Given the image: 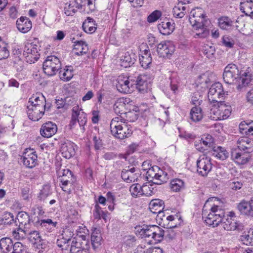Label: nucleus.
Instances as JSON below:
<instances>
[{"label":"nucleus","instance_id":"nucleus-31","mask_svg":"<svg viewBox=\"0 0 253 253\" xmlns=\"http://www.w3.org/2000/svg\"><path fill=\"white\" fill-rule=\"evenodd\" d=\"M165 231L159 227L155 225L154 227L152 240H148L149 244H153L156 242H161L165 236Z\"/></svg>","mask_w":253,"mask_h":253},{"label":"nucleus","instance_id":"nucleus-59","mask_svg":"<svg viewBox=\"0 0 253 253\" xmlns=\"http://www.w3.org/2000/svg\"><path fill=\"white\" fill-rule=\"evenodd\" d=\"M93 215L96 219H100L101 218L105 219L106 216L105 214L101 210V208L97 205L95 206Z\"/></svg>","mask_w":253,"mask_h":253},{"label":"nucleus","instance_id":"nucleus-56","mask_svg":"<svg viewBox=\"0 0 253 253\" xmlns=\"http://www.w3.org/2000/svg\"><path fill=\"white\" fill-rule=\"evenodd\" d=\"M73 69L71 66L67 67L63 73H62V71H60L59 72L60 76H62V77H60V79H71L73 77Z\"/></svg>","mask_w":253,"mask_h":253},{"label":"nucleus","instance_id":"nucleus-32","mask_svg":"<svg viewBox=\"0 0 253 253\" xmlns=\"http://www.w3.org/2000/svg\"><path fill=\"white\" fill-rule=\"evenodd\" d=\"M73 50L75 54L81 55L87 53L88 51V45L82 41H76L74 42Z\"/></svg>","mask_w":253,"mask_h":253},{"label":"nucleus","instance_id":"nucleus-29","mask_svg":"<svg viewBox=\"0 0 253 253\" xmlns=\"http://www.w3.org/2000/svg\"><path fill=\"white\" fill-rule=\"evenodd\" d=\"M13 223L17 224V220L12 213L10 212H4L0 217V228L2 229L4 227L10 225Z\"/></svg>","mask_w":253,"mask_h":253},{"label":"nucleus","instance_id":"nucleus-44","mask_svg":"<svg viewBox=\"0 0 253 253\" xmlns=\"http://www.w3.org/2000/svg\"><path fill=\"white\" fill-rule=\"evenodd\" d=\"M186 7L183 6V2H179L173 8V14L176 18H181L185 14Z\"/></svg>","mask_w":253,"mask_h":253},{"label":"nucleus","instance_id":"nucleus-26","mask_svg":"<svg viewBox=\"0 0 253 253\" xmlns=\"http://www.w3.org/2000/svg\"><path fill=\"white\" fill-rule=\"evenodd\" d=\"M175 23L169 21H163L158 25V30L163 35H169L175 29Z\"/></svg>","mask_w":253,"mask_h":253},{"label":"nucleus","instance_id":"nucleus-3","mask_svg":"<svg viewBox=\"0 0 253 253\" xmlns=\"http://www.w3.org/2000/svg\"><path fill=\"white\" fill-rule=\"evenodd\" d=\"M110 127L112 135L119 139L128 137L132 133L131 129L122 121L121 117L113 118L110 123Z\"/></svg>","mask_w":253,"mask_h":253},{"label":"nucleus","instance_id":"nucleus-58","mask_svg":"<svg viewBox=\"0 0 253 253\" xmlns=\"http://www.w3.org/2000/svg\"><path fill=\"white\" fill-rule=\"evenodd\" d=\"M51 193L50 186L48 184L44 185L40 193V198L41 199H44Z\"/></svg>","mask_w":253,"mask_h":253},{"label":"nucleus","instance_id":"nucleus-15","mask_svg":"<svg viewBox=\"0 0 253 253\" xmlns=\"http://www.w3.org/2000/svg\"><path fill=\"white\" fill-rule=\"evenodd\" d=\"M139 171L138 169H136L133 167L130 169H124L122 171L121 176L122 178L127 182H134L136 181L140 174Z\"/></svg>","mask_w":253,"mask_h":253},{"label":"nucleus","instance_id":"nucleus-4","mask_svg":"<svg viewBox=\"0 0 253 253\" xmlns=\"http://www.w3.org/2000/svg\"><path fill=\"white\" fill-rule=\"evenodd\" d=\"M210 110L209 117L212 120L217 121L225 120L228 118L231 114V107L227 105L222 101L215 102Z\"/></svg>","mask_w":253,"mask_h":253},{"label":"nucleus","instance_id":"nucleus-27","mask_svg":"<svg viewBox=\"0 0 253 253\" xmlns=\"http://www.w3.org/2000/svg\"><path fill=\"white\" fill-rule=\"evenodd\" d=\"M75 147V144L70 141H67L63 144L61 147V153L63 157L66 159H69L74 155Z\"/></svg>","mask_w":253,"mask_h":253},{"label":"nucleus","instance_id":"nucleus-50","mask_svg":"<svg viewBox=\"0 0 253 253\" xmlns=\"http://www.w3.org/2000/svg\"><path fill=\"white\" fill-rule=\"evenodd\" d=\"M74 235L73 229L71 228L68 227L63 229L62 233L59 236L63 239L64 241V242H66L68 243L69 241L72 239V238H74L73 237Z\"/></svg>","mask_w":253,"mask_h":253},{"label":"nucleus","instance_id":"nucleus-63","mask_svg":"<svg viewBox=\"0 0 253 253\" xmlns=\"http://www.w3.org/2000/svg\"><path fill=\"white\" fill-rule=\"evenodd\" d=\"M251 70V68L248 67L245 71L239 72V79H251L252 74L250 73Z\"/></svg>","mask_w":253,"mask_h":253},{"label":"nucleus","instance_id":"nucleus-49","mask_svg":"<svg viewBox=\"0 0 253 253\" xmlns=\"http://www.w3.org/2000/svg\"><path fill=\"white\" fill-rule=\"evenodd\" d=\"M142 196H150L156 192L154 185L149 183L144 184L141 186Z\"/></svg>","mask_w":253,"mask_h":253},{"label":"nucleus","instance_id":"nucleus-17","mask_svg":"<svg viewBox=\"0 0 253 253\" xmlns=\"http://www.w3.org/2000/svg\"><path fill=\"white\" fill-rule=\"evenodd\" d=\"M37 107H27V115L29 118L33 121H39L44 113L46 110V107H42V106Z\"/></svg>","mask_w":253,"mask_h":253},{"label":"nucleus","instance_id":"nucleus-5","mask_svg":"<svg viewBox=\"0 0 253 253\" xmlns=\"http://www.w3.org/2000/svg\"><path fill=\"white\" fill-rule=\"evenodd\" d=\"M146 177L154 184L158 185L166 182L169 178L167 172L157 166L152 167L148 169Z\"/></svg>","mask_w":253,"mask_h":253},{"label":"nucleus","instance_id":"nucleus-55","mask_svg":"<svg viewBox=\"0 0 253 253\" xmlns=\"http://www.w3.org/2000/svg\"><path fill=\"white\" fill-rule=\"evenodd\" d=\"M76 231L77 234L76 238L87 239L86 236L88 235V230L85 226H80Z\"/></svg>","mask_w":253,"mask_h":253},{"label":"nucleus","instance_id":"nucleus-51","mask_svg":"<svg viewBox=\"0 0 253 253\" xmlns=\"http://www.w3.org/2000/svg\"><path fill=\"white\" fill-rule=\"evenodd\" d=\"M232 21L228 17H222L218 19V25L223 30L229 29L232 25Z\"/></svg>","mask_w":253,"mask_h":253},{"label":"nucleus","instance_id":"nucleus-34","mask_svg":"<svg viewBox=\"0 0 253 253\" xmlns=\"http://www.w3.org/2000/svg\"><path fill=\"white\" fill-rule=\"evenodd\" d=\"M15 220H17V222H19V227H31L29 216L26 212H19L17 215L16 217L15 218Z\"/></svg>","mask_w":253,"mask_h":253},{"label":"nucleus","instance_id":"nucleus-12","mask_svg":"<svg viewBox=\"0 0 253 253\" xmlns=\"http://www.w3.org/2000/svg\"><path fill=\"white\" fill-rule=\"evenodd\" d=\"M214 139L211 135L207 134L195 142V147L199 151H204L208 148H213Z\"/></svg>","mask_w":253,"mask_h":253},{"label":"nucleus","instance_id":"nucleus-22","mask_svg":"<svg viewBox=\"0 0 253 253\" xmlns=\"http://www.w3.org/2000/svg\"><path fill=\"white\" fill-rule=\"evenodd\" d=\"M164 202L159 199H155L151 201L149 204V209L151 211L155 214H158L160 217L163 214Z\"/></svg>","mask_w":253,"mask_h":253},{"label":"nucleus","instance_id":"nucleus-38","mask_svg":"<svg viewBox=\"0 0 253 253\" xmlns=\"http://www.w3.org/2000/svg\"><path fill=\"white\" fill-rule=\"evenodd\" d=\"M82 27L84 31L88 34L93 33L96 30L94 20L90 17L87 18L83 23Z\"/></svg>","mask_w":253,"mask_h":253},{"label":"nucleus","instance_id":"nucleus-57","mask_svg":"<svg viewBox=\"0 0 253 253\" xmlns=\"http://www.w3.org/2000/svg\"><path fill=\"white\" fill-rule=\"evenodd\" d=\"M133 64L134 60L128 53H126L123 58L121 59V65L125 68L130 67Z\"/></svg>","mask_w":253,"mask_h":253},{"label":"nucleus","instance_id":"nucleus-11","mask_svg":"<svg viewBox=\"0 0 253 253\" xmlns=\"http://www.w3.org/2000/svg\"><path fill=\"white\" fill-rule=\"evenodd\" d=\"M23 52L27 61L29 60L31 63L37 61L40 58L38 46L33 43H26L25 44Z\"/></svg>","mask_w":253,"mask_h":253},{"label":"nucleus","instance_id":"nucleus-48","mask_svg":"<svg viewBox=\"0 0 253 253\" xmlns=\"http://www.w3.org/2000/svg\"><path fill=\"white\" fill-rule=\"evenodd\" d=\"M191 119L194 122H198L203 118L202 109L200 107H193L190 112Z\"/></svg>","mask_w":253,"mask_h":253},{"label":"nucleus","instance_id":"nucleus-13","mask_svg":"<svg viewBox=\"0 0 253 253\" xmlns=\"http://www.w3.org/2000/svg\"><path fill=\"white\" fill-rule=\"evenodd\" d=\"M175 47L170 42H162L157 45V52L161 57H169L174 52Z\"/></svg>","mask_w":253,"mask_h":253},{"label":"nucleus","instance_id":"nucleus-42","mask_svg":"<svg viewBox=\"0 0 253 253\" xmlns=\"http://www.w3.org/2000/svg\"><path fill=\"white\" fill-rule=\"evenodd\" d=\"M154 225L144 226L139 231L142 238H149L152 240Z\"/></svg>","mask_w":253,"mask_h":253},{"label":"nucleus","instance_id":"nucleus-61","mask_svg":"<svg viewBox=\"0 0 253 253\" xmlns=\"http://www.w3.org/2000/svg\"><path fill=\"white\" fill-rule=\"evenodd\" d=\"M150 245L148 243L146 246L141 244L137 246L134 253H148Z\"/></svg>","mask_w":253,"mask_h":253},{"label":"nucleus","instance_id":"nucleus-54","mask_svg":"<svg viewBox=\"0 0 253 253\" xmlns=\"http://www.w3.org/2000/svg\"><path fill=\"white\" fill-rule=\"evenodd\" d=\"M131 195L134 197L142 196L141 185L137 183L132 184L129 188Z\"/></svg>","mask_w":253,"mask_h":253},{"label":"nucleus","instance_id":"nucleus-41","mask_svg":"<svg viewBox=\"0 0 253 253\" xmlns=\"http://www.w3.org/2000/svg\"><path fill=\"white\" fill-rule=\"evenodd\" d=\"M238 209L241 213L245 215H251L253 211L250 202L248 203L245 201H242L238 204Z\"/></svg>","mask_w":253,"mask_h":253},{"label":"nucleus","instance_id":"nucleus-8","mask_svg":"<svg viewBox=\"0 0 253 253\" xmlns=\"http://www.w3.org/2000/svg\"><path fill=\"white\" fill-rule=\"evenodd\" d=\"M224 95L222 84L219 82L211 85L208 92V99L211 103L221 101Z\"/></svg>","mask_w":253,"mask_h":253},{"label":"nucleus","instance_id":"nucleus-36","mask_svg":"<svg viewBox=\"0 0 253 253\" xmlns=\"http://www.w3.org/2000/svg\"><path fill=\"white\" fill-rule=\"evenodd\" d=\"M212 155L220 160H224L229 156L228 152L223 147L214 146L212 148Z\"/></svg>","mask_w":253,"mask_h":253},{"label":"nucleus","instance_id":"nucleus-47","mask_svg":"<svg viewBox=\"0 0 253 253\" xmlns=\"http://www.w3.org/2000/svg\"><path fill=\"white\" fill-rule=\"evenodd\" d=\"M76 5L74 4L73 0H71L69 2L65 3L64 7V13L68 16L74 15L77 11Z\"/></svg>","mask_w":253,"mask_h":253},{"label":"nucleus","instance_id":"nucleus-18","mask_svg":"<svg viewBox=\"0 0 253 253\" xmlns=\"http://www.w3.org/2000/svg\"><path fill=\"white\" fill-rule=\"evenodd\" d=\"M78 9L83 10L87 12L94 11L95 1L93 0H73Z\"/></svg>","mask_w":253,"mask_h":253},{"label":"nucleus","instance_id":"nucleus-64","mask_svg":"<svg viewBox=\"0 0 253 253\" xmlns=\"http://www.w3.org/2000/svg\"><path fill=\"white\" fill-rule=\"evenodd\" d=\"M222 42L223 44L227 47L231 48L234 44V41L227 36L223 37Z\"/></svg>","mask_w":253,"mask_h":253},{"label":"nucleus","instance_id":"nucleus-24","mask_svg":"<svg viewBox=\"0 0 253 253\" xmlns=\"http://www.w3.org/2000/svg\"><path fill=\"white\" fill-rule=\"evenodd\" d=\"M143 46L140 49V53L139 55L140 63L144 68H147L152 62V57L149 49H144L142 50ZM147 48H148L147 47Z\"/></svg>","mask_w":253,"mask_h":253},{"label":"nucleus","instance_id":"nucleus-52","mask_svg":"<svg viewBox=\"0 0 253 253\" xmlns=\"http://www.w3.org/2000/svg\"><path fill=\"white\" fill-rule=\"evenodd\" d=\"M122 117V121L126 123L127 122H134L138 118V115L134 111L126 112L123 116H120Z\"/></svg>","mask_w":253,"mask_h":253},{"label":"nucleus","instance_id":"nucleus-23","mask_svg":"<svg viewBox=\"0 0 253 253\" xmlns=\"http://www.w3.org/2000/svg\"><path fill=\"white\" fill-rule=\"evenodd\" d=\"M18 30L22 33H26L32 28L31 21L26 17H21L16 21Z\"/></svg>","mask_w":253,"mask_h":253},{"label":"nucleus","instance_id":"nucleus-62","mask_svg":"<svg viewBox=\"0 0 253 253\" xmlns=\"http://www.w3.org/2000/svg\"><path fill=\"white\" fill-rule=\"evenodd\" d=\"M9 52L5 44L0 45V60L7 58Z\"/></svg>","mask_w":253,"mask_h":253},{"label":"nucleus","instance_id":"nucleus-28","mask_svg":"<svg viewBox=\"0 0 253 253\" xmlns=\"http://www.w3.org/2000/svg\"><path fill=\"white\" fill-rule=\"evenodd\" d=\"M128 99L125 98H120L114 105V110L116 114L123 116L126 112V104H128Z\"/></svg>","mask_w":253,"mask_h":253},{"label":"nucleus","instance_id":"nucleus-9","mask_svg":"<svg viewBox=\"0 0 253 253\" xmlns=\"http://www.w3.org/2000/svg\"><path fill=\"white\" fill-rule=\"evenodd\" d=\"M38 156L36 151L31 148H27L20 157L23 165L28 168H34L37 164Z\"/></svg>","mask_w":253,"mask_h":253},{"label":"nucleus","instance_id":"nucleus-16","mask_svg":"<svg viewBox=\"0 0 253 253\" xmlns=\"http://www.w3.org/2000/svg\"><path fill=\"white\" fill-rule=\"evenodd\" d=\"M57 131V126L55 123L48 122L43 124L40 129V133L42 136L49 138L54 135Z\"/></svg>","mask_w":253,"mask_h":253},{"label":"nucleus","instance_id":"nucleus-1","mask_svg":"<svg viewBox=\"0 0 253 253\" xmlns=\"http://www.w3.org/2000/svg\"><path fill=\"white\" fill-rule=\"evenodd\" d=\"M224 210L217 205H211L207 201L203 208L202 217L207 225L213 227L221 224L223 228L227 231L239 229V223L234 213L224 216Z\"/></svg>","mask_w":253,"mask_h":253},{"label":"nucleus","instance_id":"nucleus-39","mask_svg":"<svg viewBox=\"0 0 253 253\" xmlns=\"http://www.w3.org/2000/svg\"><path fill=\"white\" fill-rule=\"evenodd\" d=\"M171 190L175 192H180L185 188L184 181L179 178H174L170 182Z\"/></svg>","mask_w":253,"mask_h":253},{"label":"nucleus","instance_id":"nucleus-19","mask_svg":"<svg viewBox=\"0 0 253 253\" xmlns=\"http://www.w3.org/2000/svg\"><path fill=\"white\" fill-rule=\"evenodd\" d=\"M237 145L240 151L243 150L249 154L253 151V140L248 137H240L237 141Z\"/></svg>","mask_w":253,"mask_h":253},{"label":"nucleus","instance_id":"nucleus-43","mask_svg":"<svg viewBox=\"0 0 253 253\" xmlns=\"http://www.w3.org/2000/svg\"><path fill=\"white\" fill-rule=\"evenodd\" d=\"M240 240L244 245L253 246V231H245L241 236Z\"/></svg>","mask_w":253,"mask_h":253},{"label":"nucleus","instance_id":"nucleus-46","mask_svg":"<svg viewBox=\"0 0 253 253\" xmlns=\"http://www.w3.org/2000/svg\"><path fill=\"white\" fill-rule=\"evenodd\" d=\"M135 81V80H133ZM134 84L135 87L139 92L144 93L147 92L150 85L146 80H136Z\"/></svg>","mask_w":253,"mask_h":253},{"label":"nucleus","instance_id":"nucleus-14","mask_svg":"<svg viewBox=\"0 0 253 253\" xmlns=\"http://www.w3.org/2000/svg\"><path fill=\"white\" fill-rule=\"evenodd\" d=\"M231 157L232 160L238 165H244L247 164L251 158L250 154L241 152L239 150L232 151Z\"/></svg>","mask_w":253,"mask_h":253},{"label":"nucleus","instance_id":"nucleus-6","mask_svg":"<svg viewBox=\"0 0 253 253\" xmlns=\"http://www.w3.org/2000/svg\"><path fill=\"white\" fill-rule=\"evenodd\" d=\"M60 68V61L55 56H47L43 63V71L48 76L54 75Z\"/></svg>","mask_w":253,"mask_h":253},{"label":"nucleus","instance_id":"nucleus-30","mask_svg":"<svg viewBox=\"0 0 253 253\" xmlns=\"http://www.w3.org/2000/svg\"><path fill=\"white\" fill-rule=\"evenodd\" d=\"M85 247L89 248L88 240L74 237L71 245L70 252L72 253L73 248H76V251H79L84 249Z\"/></svg>","mask_w":253,"mask_h":253},{"label":"nucleus","instance_id":"nucleus-40","mask_svg":"<svg viewBox=\"0 0 253 253\" xmlns=\"http://www.w3.org/2000/svg\"><path fill=\"white\" fill-rule=\"evenodd\" d=\"M30 227L25 226L19 227L16 230L13 231L12 235L16 240H22L28 236V232L29 231Z\"/></svg>","mask_w":253,"mask_h":253},{"label":"nucleus","instance_id":"nucleus-33","mask_svg":"<svg viewBox=\"0 0 253 253\" xmlns=\"http://www.w3.org/2000/svg\"><path fill=\"white\" fill-rule=\"evenodd\" d=\"M102 237L100 231L96 228L92 230L91 235V244L94 250L98 249L101 245Z\"/></svg>","mask_w":253,"mask_h":253},{"label":"nucleus","instance_id":"nucleus-25","mask_svg":"<svg viewBox=\"0 0 253 253\" xmlns=\"http://www.w3.org/2000/svg\"><path fill=\"white\" fill-rule=\"evenodd\" d=\"M116 86L117 90L123 93H130L133 91L134 88L132 84L130 85L128 80H118Z\"/></svg>","mask_w":253,"mask_h":253},{"label":"nucleus","instance_id":"nucleus-53","mask_svg":"<svg viewBox=\"0 0 253 253\" xmlns=\"http://www.w3.org/2000/svg\"><path fill=\"white\" fill-rule=\"evenodd\" d=\"M12 253H29L26 246L20 242H16L13 245Z\"/></svg>","mask_w":253,"mask_h":253},{"label":"nucleus","instance_id":"nucleus-20","mask_svg":"<svg viewBox=\"0 0 253 253\" xmlns=\"http://www.w3.org/2000/svg\"><path fill=\"white\" fill-rule=\"evenodd\" d=\"M223 79H238L239 78V70L234 64H229L224 69L223 74Z\"/></svg>","mask_w":253,"mask_h":253},{"label":"nucleus","instance_id":"nucleus-45","mask_svg":"<svg viewBox=\"0 0 253 253\" xmlns=\"http://www.w3.org/2000/svg\"><path fill=\"white\" fill-rule=\"evenodd\" d=\"M28 238L29 241L33 244L40 245L42 238L40 233L36 230L31 231L30 229L28 232Z\"/></svg>","mask_w":253,"mask_h":253},{"label":"nucleus","instance_id":"nucleus-7","mask_svg":"<svg viewBox=\"0 0 253 253\" xmlns=\"http://www.w3.org/2000/svg\"><path fill=\"white\" fill-rule=\"evenodd\" d=\"M77 122L79 123L81 130L82 132L85 131L84 126L86 124V114L78 106H74L72 109V115L70 125L75 126Z\"/></svg>","mask_w":253,"mask_h":253},{"label":"nucleus","instance_id":"nucleus-21","mask_svg":"<svg viewBox=\"0 0 253 253\" xmlns=\"http://www.w3.org/2000/svg\"><path fill=\"white\" fill-rule=\"evenodd\" d=\"M46 99L45 97L40 93L33 94L30 98L27 107L33 106L39 107H46Z\"/></svg>","mask_w":253,"mask_h":253},{"label":"nucleus","instance_id":"nucleus-2","mask_svg":"<svg viewBox=\"0 0 253 253\" xmlns=\"http://www.w3.org/2000/svg\"><path fill=\"white\" fill-rule=\"evenodd\" d=\"M189 20L195 29L201 31L196 33L198 37L204 38L208 36L209 33L207 27L210 21L202 8H193L190 12Z\"/></svg>","mask_w":253,"mask_h":253},{"label":"nucleus","instance_id":"nucleus-37","mask_svg":"<svg viewBox=\"0 0 253 253\" xmlns=\"http://www.w3.org/2000/svg\"><path fill=\"white\" fill-rule=\"evenodd\" d=\"M240 10L246 15L253 17V1L247 0L240 3Z\"/></svg>","mask_w":253,"mask_h":253},{"label":"nucleus","instance_id":"nucleus-60","mask_svg":"<svg viewBox=\"0 0 253 253\" xmlns=\"http://www.w3.org/2000/svg\"><path fill=\"white\" fill-rule=\"evenodd\" d=\"M161 16V12L159 10H155L148 16L147 21L150 23L155 22Z\"/></svg>","mask_w":253,"mask_h":253},{"label":"nucleus","instance_id":"nucleus-35","mask_svg":"<svg viewBox=\"0 0 253 253\" xmlns=\"http://www.w3.org/2000/svg\"><path fill=\"white\" fill-rule=\"evenodd\" d=\"M13 242L9 238H2L0 240V250L1 253H8L12 249Z\"/></svg>","mask_w":253,"mask_h":253},{"label":"nucleus","instance_id":"nucleus-10","mask_svg":"<svg viewBox=\"0 0 253 253\" xmlns=\"http://www.w3.org/2000/svg\"><path fill=\"white\" fill-rule=\"evenodd\" d=\"M197 166L198 173L202 176H207L212 167L211 158L205 155L200 156L197 161Z\"/></svg>","mask_w":253,"mask_h":253}]
</instances>
